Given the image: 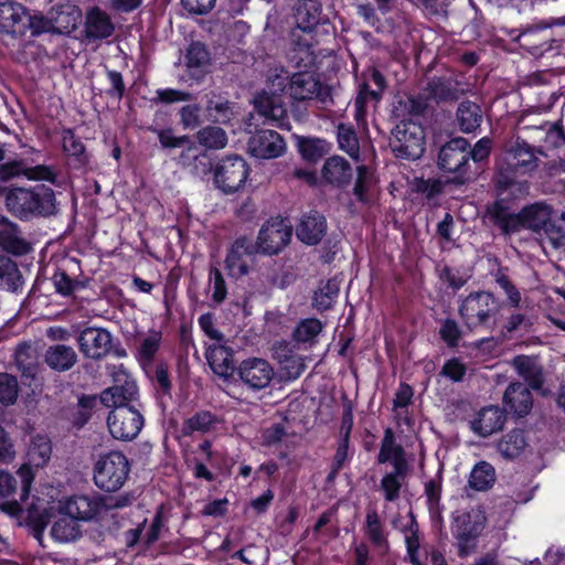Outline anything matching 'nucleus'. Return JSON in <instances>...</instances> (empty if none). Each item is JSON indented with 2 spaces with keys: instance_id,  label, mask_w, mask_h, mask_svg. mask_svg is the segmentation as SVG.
<instances>
[{
  "instance_id": "obj_55",
  "label": "nucleus",
  "mask_w": 565,
  "mask_h": 565,
  "mask_svg": "<svg viewBox=\"0 0 565 565\" xmlns=\"http://www.w3.org/2000/svg\"><path fill=\"white\" fill-rule=\"evenodd\" d=\"M406 475L407 472H397V470H393L382 478L381 489L383 490L387 501H394L398 498L402 481Z\"/></svg>"
},
{
  "instance_id": "obj_2",
  "label": "nucleus",
  "mask_w": 565,
  "mask_h": 565,
  "mask_svg": "<svg viewBox=\"0 0 565 565\" xmlns=\"http://www.w3.org/2000/svg\"><path fill=\"white\" fill-rule=\"evenodd\" d=\"M500 311V305L491 292L476 291L468 295L459 305L458 313L465 326L473 331L490 329Z\"/></svg>"
},
{
  "instance_id": "obj_20",
  "label": "nucleus",
  "mask_w": 565,
  "mask_h": 565,
  "mask_svg": "<svg viewBox=\"0 0 565 565\" xmlns=\"http://www.w3.org/2000/svg\"><path fill=\"white\" fill-rule=\"evenodd\" d=\"M21 175L29 180L53 181L54 179V173L46 166L29 167L24 160H10L0 163V181L7 182Z\"/></svg>"
},
{
  "instance_id": "obj_52",
  "label": "nucleus",
  "mask_w": 565,
  "mask_h": 565,
  "mask_svg": "<svg viewBox=\"0 0 565 565\" xmlns=\"http://www.w3.org/2000/svg\"><path fill=\"white\" fill-rule=\"evenodd\" d=\"M63 150L75 159L78 166H83L87 162V156L85 153V147L83 142L74 135L70 129L63 131Z\"/></svg>"
},
{
  "instance_id": "obj_48",
  "label": "nucleus",
  "mask_w": 565,
  "mask_h": 565,
  "mask_svg": "<svg viewBox=\"0 0 565 565\" xmlns=\"http://www.w3.org/2000/svg\"><path fill=\"white\" fill-rule=\"evenodd\" d=\"M298 65L305 67L312 66L316 63L317 55L311 43L310 33H305L303 36H298L294 47V56Z\"/></svg>"
},
{
  "instance_id": "obj_23",
  "label": "nucleus",
  "mask_w": 565,
  "mask_h": 565,
  "mask_svg": "<svg viewBox=\"0 0 565 565\" xmlns=\"http://www.w3.org/2000/svg\"><path fill=\"white\" fill-rule=\"evenodd\" d=\"M327 231L326 218L317 211L305 214L296 228L297 237L307 245L318 244Z\"/></svg>"
},
{
  "instance_id": "obj_32",
  "label": "nucleus",
  "mask_w": 565,
  "mask_h": 565,
  "mask_svg": "<svg viewBox=\"0 0 565 565\" xmlns=\"http://www.w3.org/2000/svg\"><path fill=\"white\" fill-rule=\"evenodd\" d=\"M51 537L58 543L74 542L81 537L78 522L68 514L57 511L50 530Z\"/></svg>"
},
{
  "instance_id": "obj_53",
  "label": "nucleus",
  "mask_w": 565,
  "mask_h": 565,
  "mask_svg": "<svg viewBox=\"0 0 565 565\" xmlns=\"http://www.w3.org/2000/svg\"><path fill=\"white\" fill-rule=\"evenodd\" d=\"M247 565H265L269 557L266 546L249 544L234 554Z\"/></svg>"
},
{
  "instance_id": "obj_26",
  "label": "nucleus",
  "mask_w": 565,
  "mask_h": 565,
  "mask_svg": "<svg viewBox=\"0 0 565 565\" xmlns=\"http://www.w3.org/2000/svg\"><path fill=\"white\" fill-rule=\"evenodd\" d=\"M14 363L25 379L35 380L41 370L39 352L33 344L28 342L20 343L15 348Z\"/></svg>"
},
{
  "instance_id": "obj_38",
  "label": "nucleus",
  "mask_w": 565,
  "mask_h": 565,
  "mask_svg": "<svg viewBox=\"0 0 565 565\" xmlns=\"http://www.w3.org/2000/svg\"><path fill=\"white\" fill-rule=\"evenodd\" d=\"M210 63V54L204 44L193 42L189 46L185 55V64L191 75L200 78L207 72Z\"/></svg>"
},
{
  "instance_id": "obj_9",
  "label": "nucleus",
  "mask_w": 565,
  "mask_h": 565,
  "mask_svg": "<svg viewBox=\"0 0 565 565\" xmlns=\"http://www.w3.org/2000/svg\"><path fill=\"white\" fill-rule=\"evenodd\" d=\"M52 447L50 440L45 436H34L28 448V462L23 465L18 475L22 483L21 500H25L29 494L30 486L33 481L31 466L41 468L47 463L51 458Z\"/></svg>"
},
{
  "instance_id": "obj_13",
  "label": "nucleus",
  "mask_w": 565,
  "mask_h": 565,
  "mask_svg": "<svg viewBox=\"0 0 565 565\" xmlns=\"http://www.w3.org/2000/svg\"><path fill=\"white\" fill-rule=\"evenodd\" d=\"M116 384L100 393V403L106 407H130L138 399L139 393L136 382L125 371L117 373Z\"/></svg>"
},
{
  "instance_id": "obj_51",
  "label": "nucleus",
  "mask_w": 565,
  "mask_h": 565,
  "mask_svg": "<svg viewBox=\"0 0 565 565\" xmlns=\"http://www.w3.org/2000/svg\"><path fill=\"white\" fill-rule=\"evenodd\" d=\"M321 330L322 324L318 319H305L294 330L292 338L297 343H311Z\"/></svg>"
},
{
  "instance_id": "obj_29",
  "label": "nucleus",
  "mask_w": 565,
  "mask_h": 565,
  "mask_svg": "<svg viewBox=\"0 0 565 565\" xmlns=\"http://www.w3.org/2000/svg\"><path fill=\"white\" fill-rule=\"evenodd\" d=\"M77 353L65 344L50 345L44 353L45 364L53 371L66 372L77 363Z\"/></svg>"
},
{
  "instance_id": "obj_36",
  "label": "nucleus",
  "mask_w": 565,
  "mask_h": 565,
  "mask_svg": "<svg viewBox=\"0 0 565 565\" xmlns=\"http://www.w3.org/2000/svg\"><path fill=\"white\" fill-rule=\"evenodd\" d=\"M429 97L436 102H454L457 100L463 90L459 88L457 81L450 77L433 78L427 86Z\"/></svg>"
},
{
  "instance_id": "obj_21",
  "label": "nucleus",
  "mask_w": 565,
  "mask_h": 565,
  "mask_svg": "<svg viewBox=\"0 0 565 565\" xmlns=\"http://www.w3.org/2000/svg\"><path fill=\"white\" fill-rule=\"evenodd\" d=\"M28 12L19 2L8 0L0 2V32L23 34L26 30Z\"/></svg>"
},
{
  "instance_id": "obj_39",
  "label": "nucleus",
  "mask_w": 565,
  "mask_h": 565,
  "mask_svg": "<svg viewBox=\"0 0 565 565\" xmlns=\"http://www.w3.org/2000/svg\"><path fill=\"white\" fill-rule=\"evenodd\" d=\"M364 533L376 548L381 551L388 548L387 535L375 509H367Z\"/></svg>"
},
{
  "instance_id": "obj_34",
  "label": "nucleus",
  "mask_w": 565,
  "mask_h": 565,
  "mask_svg": "<svg viewBox=\"0 0 565 565\" xmlns=\"http://www.w3.org/2000/svg\"><path fill=\"white\" fill-rule=\"evenodd\" d=\"M551 216L552 210L548 205L544 203L532 204L520 212V230L525 227L534 232L545 231Z\"/></svg>"
},
{
  "instance_id": "obj_54",
  "label": "nucleus",
  "mask_w": 565,
  "mask_h": 565,
  "mask_svg": "<svg viewBox=\"0 0 565 565\" xmlns=\"http://www.w3.org/2000/svg\"><path fill=\"white\" fill-rule=\"evenodd\" d=\"M161 342V333L159 331H150L140 342L138 348V359L141 362L149 363L154 358Z\"/></svg>"
},
{
  "instance_id": "obj_58",
  "label": "nucleus",
  "mask_w": 565,
  "mask_h": 565,
  "mask_svg": "<svg viewBox=\"0 0 565 565\" xmlns=\"http://www.w3.org/2000/svg\"><path fill=\"white\" fill-rule=\"evenodd\" d=\"M280 366V377L284 381L297 380L305 371V360L300 355H291L288 360H284Z\"/></svg>"
},
{
  "instance_id": "obj_16",
  "label": "nucleus",
  "mask_w": 565,
  "mask_h": 565,
  "mask_svg": "<svg viewBox=\"0 0 565 565\" xmlns=\"http://www.w3.org/2000/svg\"><path fill=\"white\" fill-rule=\"evenodd\" d=\"M77 341L81 352L93 360L106 356L111 348V334L102 328H86Z\"/></svg>"
},
{
  "instance_id": "obj_3",
  "label": "nucleus",
  "mask_w": 565,
  "mask_h": 565,
  "mask_svg": "<svg viewBox=\"0 0 565 565\" xmlns=\"http://www.w3.org/2000/svg\"><path fill=\"white\" fill-rule=\"evenodd\" d=\"M131 502L130 495H120L116 498H99L84 494L72 495L57 505L58 512L68 514L74 520L90 521L102 513L103 510L119 509L127 507Z\"/></svg>"
},
{
  "instance_id": "obj_46",
  "label": "nucleus",
  "mask_w": 565,
  "mask_h": 565,
  "mask_svg": "<svg viewBox=\"0 0 565 565\" xmlns=\"http://www.w3.org/2000/svg\"><path fill=\"white\" fill-rule=\"evenodd\" d=\"M381 99L379 90H372L370 83H363L360 86L359 93L354 100L355 114L354 118L356 121H363L366 115L369 104H377Z\"/></svg>"
},
{
  "instance_id": "obj_27",
  "label": "nucleus",
  "mask_w": 565,
  "mask_h": 565,
  "mask_svg": "<svg viewBox=\"0 0 565 565\" xmlns=\"http://www.w3.org/2000/svg\"><path fill=\"white\" fill-rule=\"evenodd\" d=\"M518 374L524 379L533 390H541L544 384L543 367L536 356L518 355L512 362Z\"/></svg>"
},
{
  "instance_id": "obj_42",
  "label": "nucleus",
  "mask_w": 565,
  "mask_h": 565,
  "mask_svg": "<svg viewBox=\"0 0 565 565\" xmlns=\"http://www.w3.org/2000/svg\"><path fill=\"white\" fill-rule=\"evenodd\" d=\"M339 290L340 286L335 279H329L326 282H321L313 295V307L320 311L328 310L335 301Z\"/></svg>"
},
{
  "instance_id": "obj_7",
  "label": "nucleus",
  "mask_w": 565,
  "mask_h": 565,
  "mask_svg": "<svg viewBox=\"0 0 565 565\" xmlns=\"http://www.w3.org/2000/svg\"><path fill=\"white\" fill-rule=\"evenodd\" d=\"M470 159V145L467 139L457 137L445 143L438 154V167L445 172L455 173V181L463 183Z\"/></svg>"
},
{
  "instance_id": "obj_25",
  "label": "nucleus",
  "mask_w": 565,
  "mask_h": 565,
  "mask_svg": "<svg viewBox=\"0 0 565 565\" xmlns=\"http://www.w3.org/2000/svg\"><path fill=\"white\" fill-rule=\"evenodd\" d=\"M115 25L105 11L95 7L86 13L85 34L93 40L107 39L113 35Z\"/></svg>"
},
{
  "instance_id": "obj_62",
  "label": "nucleus",
  "mask_w": 565,
  "mask_h": 565,
  "mask_svg": "<svg viewBox=\"0 0 565 565\" xmlns=\"http://www.w3.org/2000/svg\"><path fill=\"white\" fill-rule=\"evenodd\" d=\"M454 536L457 540L458 555L460 557L468 556L471 552H473L476 547V540L479 536L480 532H452Z\"/></svg>"
},
{
  "instance_id": "obj_41",
  "label": "nucleus",
  "mask_w": 565,
  "mask_h": 565,
  "mask_svg": "<svg viewBox=\"0 0 565 565\" xmlns=\"http://www.w3.org/2000/svg\"><path fill=\"white\" fill-rule=\"evenodd\" d=\"M0 247L15 255H24L31 249L30 244L21 237L15 225L0 230Z\"/></svg>"
},
{
  "instance_id": "obj_1",
  "label": "nucleus",
  "mask_w": 565,
  "mask_h": 565,
  "mask_svg": "<svg viewBox=\"0 0 565 565\" xmlns=\"http://www.w3.org/2000/svg\"><path fill=\"white\" fill-rule=\"evenodd\" d=\"M0 191L6 192L7 209L19 218L47 217L57 211L55 193L44 184Z\"/></svg>"
},
{
  "instance_id": "obj_44",
  "label": "nucleus",
  "mask_w": 565,
  "mask_h": 565,
  "mask_svg": "<svg viewBox=\"0 0 565 565\" xmlns=\"http://www.w3.org/2000/svg\"><path fill=\"white\" fill-rule=\"evenodd\" d=\"M0 282L12 291L22 285V276L17 264L4 255H0Z\"/></svg>"
},
{
  "instance_id": "obj_19",
  "label": "nucleus",
  "mask_w": 565,
  "mask_h": 565,
  "mask_svg": "<svg viewBox=\"0 0 565 565\" xmlns=\"http://www.w3.org/2000/svg\"><path fill=\"white\" fill-rule=\"evenodd\" d=\"M288 93L295 100L303 102L322 97L323 87L317 76L310 72L295 73L288 79Z\"/></svg>"
},
{
  "instance_id": "obj_59",
  "label": "nucleus",
  "mask_w": 565,
  "mask_h": 565,
  "mask_svg": "<svg viewBox=\"0 0 565 565\" xmlns=\"http://www.w3.org/2000/svg\"><path fill=\"white\" fill-rule=\"evenodd\" d=\"M439 335L449 348H456L459 344L462 331L456 320L446 319L440 326Z\"/></svg>"
},
{
  "instance_id": "obj_47",
  "label": "nucleus",
  "mask_w": 565,
  "mask_h": 565,
  "mask_svg": "<svg viewBox=\"0 0 565 565\" xmlns=\"http://www.w3.org/2000/svg\"><path fill=\"white\" fill-rule=\"evenodd\" d=\"M81 18V13L74 7H66L56 10L55 15L52 17L53 20V31H57L58 33H70L73 31Z\"/></svg>"
},
{
  "instance_id": "obj_35",
  "label": "nucleus",
  "mask_w": 565,
  "mask_h": 565,
  "mask_svg": "<svg viewBox=\"0 0 565 565\" xmlns=\"http://www.w3.org/2000/svg\"><path fill=\"white\" fill-rule=\"evenodd\" d=\"M206 359L213 372L218 376L227 377L234 372L233 352L222 344L211 345L206 351Z\"/></svg>"
},
{
  "instance_id": "obj_63",
  "label": "nucleus",
  "mask_w": 565,
  "mask_h": 565,
  "mask_svg": "<svg viewBox=\"0 0 565 565\" xmlns=\"http://www.w3.org/2000/svg\"><path fill=\"white\" fill-rule=\"evenodd\" d=\"M481 523L473 520V515L469 512H461L455 516L452 532H481Z\"/></svg>"
},
{
  "instance_id": "obj_30",
  "label": "nucleus",
  "mask_w": 565,
  "mask_h": 565,
  "mask_svg": "<svg viewBox=\"0 0 565 565\" xmlns=\"http://www.w3.org/2000/svg\"><path fill=\"white\" fill-rule=\"evenodd\" d=\"M487 216L505 235L520 231V213L512 212L502 201L493 203L487 210Z\"/></svg>"
},
{
  "instance_id": "obj_22",
  "label": "nucleus",
  "mask_w": 565,
  "mask_h": 565,
  "mask_svg": "<svg viewBox=\"0 0 565 565\" xmlns=\"http://www.w3.org/2000/svg\"><path fill=\"white\" fill-rule=\"evenodd\" d=\"M205 116L216 124H228L237 115L236 105L221 94L210 92L205 95Z\"/></svg>"
},
{
  "instance_id": "obj_28",
  "label": "nucleus",
  "mask_w": 565,
  "mask_h": 565,
  "mask_svg": "<svg viewBox=\"0 0 565 565\" xmlns=\"http://www.w3.org/2000/svg\"><path fill=\"white\" fill-rule=\"evenodd\" d=\"M277 89L275 88L273 94L263 93L255 97L254 104L257 113L270 120L276 122L278 126H284V120L287 118V109L280 103L279 97L276 94Z\"/></svg>"
},
{
  "instance_id": "obj_50",
  "label": "nucleus",
  "mask_w": 565,
  "mask_h": 565,
  "mask_svg": "<svg viewBox=\"0 0 565 565\" xmlns=\"http://www.w3.org/2000/svg\"><path fill=\"white\" fill-rule=\"evenodd\" d=\"M526 441L522 430H512L499 443L500 452L507 458H514L525 448Z\"/></svg>"
},
{
  "instance_id": "obj_31",
  "label": "nucleus",
  "mask_w": 565,
  "mask_h": 565,
  "mask_svg": "<svg viewBox=\"0 0 565 565\" xmlns=\"http://www.w3.org/2000/svg\"><path fill=\"white\" fill-rule=\"evenodd\" d=\"M296 19L303 33H311L315 28L327 22L318 0H305L297 9Z\"/></svg>"
},
{
  "instance_id": "obj_18",
  "label": "nucleus",
  "mask_w": 565,
  "mask_h": 565,
  "mask_svg": "<svg viewBox=\"0 0 565 565\" xmlns=\"http://www.w3.org/2000/svg\"><path fill=\"white\" fill-rule=\"evenodd\" d=\"M379 463H390L393 470L397 472H408L409 465L406 458V451L401 444L396 441L395 434L391 427L384 430L377 454Z\"/></svg>"
},
{
  "instance_id": "obj_6",
  "label": "nucleus",
  "mask_w": 565,
  "mask_h": 565,
  "mask_svg": "<svg viewBox=\"0 0 565 565\" xmlns=\"http://www.w3.org/2000/svg\"><path fill=\"white\" fill-rule=\"evenodd\" d=\"M391 147L396 157L418 159L425 151V135L420 124L402 120L392 132Z\"/></svg>"
},
{
  "instance_id": "obj_11",
  "label": "nucleus",
  "mask_w": 565,
  "mask_h": 565,
  "mask_svg": "<svg viewBox=\"0 0 565 565\" xmlns=\"http://www.w3.org/2000/svg\"><path fill=\"white\" fill-rule=\"evenodd\" d=\"M236 371L243 385L253 392L267 388L275 375L271 364L262 358L243 360Z\"/></svg>"
},
{
  "instance_id": "obj_61",
  "label": "nucleus",
  "mask_w": 565,
  "mask_h": 565,
  "mask_svg": "<svg viewBox=\"0 0 565 565\" xmlns=\"http://www.w3.org/2000/svg\"><path fill=\"white\" fill-rule=\"evenodd\" d=\"M209 277L210 284L212 285L213 289L212 300L216 305H220L225 300L227 295L225 280L223 278L221 270L215 266H211Z\"/></svg>"
},
{
  "instance_id": "obj_24",
  "label": "nucleus",
  "mask_w": 565,
  "mask_h": 565,
  "mask_svg": "<svg viewBox=\"0 0 565 565\" xmlns=\"http://www.w3.org/2000/svg\"><path fill=\"white\" fill-rule=\"evenodd\" d=\"M505 423V414L499 406L484 407L472 422V429L482 437L501 430Z\"/></svg>"
},
{
  "instance_id": "obj_4",
  "label": "nucleus",
  "mask_w": 565,
  "mask_h": 565,
  "mask_svg": "<svg viewBox=\"0 0 565 565\" xmlns=\"http://www.w3.org/2000/svg\"><path fill=\"white\" fill-rule=\"evenodd\" d=\"M537 154H543L540 148L532 147L524 139L516 138L507 145L504 167L499 166V180L501 186L508 188L513 183L510 172L527 173L534 171L539 164Z\"/></svg>"
},
{
  "instance_id": "obj_37",
  "label": "nucleus",
  "mask_w": 565,
  "mask_h": 565,
  "mask_svg": "<svg viewBox=\"0 0 565 565\" xmlns=\"http://www.w3.org/2000/svg\"><path fill=\"white\" fill-rule=\"evenodd\" d=\"M456 118L459 129L465 134H470L480 127L483 114L478 104L465 100L459 104Z\"/></svg>"
},
{
  "instance_id": "obj_49",
  "label": "nucleus",
  "mask_w": 565,
  "mask_h": 565,
  "mask_svg": "<svg viewBox=\"0 0 565 565\" xmlns=\"http://www.w3.org/2000/svg\"><path fill=\"white\" fill-rule=\"evenodd\" d=\"M338 142L341 150L345 151L352 159L358 160L360 143L355 130L348 125L338 126Z\"/></svg>"
},
{
  "instance_id": "obj_17",
  "label": "nucleus",
  "mask_w": 565,
  "mask_h": 565,
  "mask_svg": "<svg viewBox=\"0 0 565 565\" xmlns=\"http://www.w3.org/2000/svg\"><path fill=\"white\" fill-rule=\"evenodd\" d=\"M503 406L507 413L522 418L530 414L533 407V395L524 383H510L503 394Z\"/></svg>"
},
{
  "instance_id": "obj_15",
  "label": "nucleus",
  "mask_w": 565,
  "mask_h": 565,
  "mask_svg": "<svg viewBox=\"0 0 565 565\" xmlns=\"http://www.w3.org/2000/svg\"><path fill=\"white\" fill-rule=\"evenodd\" d=\"M256 246L245 237L238 238L230 248L225 258V268L230 277L238 279L249 273L254 262Z\"/></svg>"
},
{
  "instance_id": "obj_64",
  "label": "nucleus",
  "mask_w": 565,
  "mask_h": 565,
  "mask_svg": "<svg viewBox=\"0 0 565 565\" xmlns=\"http://www.w3.org/2000/svg\"><path fill=\"white\" fill-rule=\"evenodd\" d=\"M200 111L199 105H185L180 109L181 124L184 128L195 129L201 125Z\"/></svg>"
},
{
  "instance_id": "obj_33",
  "label": "nucleus",
  "mask_w": 565,
  "mask_h": 565,
  "mask_svg": "<svg viewBox=\"0 0 565 565\" xmlns=\"http://www.w3.org/2000/svg\"><path fill=\"white\" fill-rule=\"evenodd\" d=\"M322 178L332 185L342 186L350 182L352 168L344 158L333 156L326 160L322 167Z\"/></svg>"
},
{
  "instance_id": "obj_57",
  "label": "nucleus",
  "mask_w": 565,
  "mask_h": 565,
  "mask_svg": "<svg viewBox=\"0 0 565 565\" xmlns=\"http://www.w3.org/2000/svg\"><path fill=\"white\" fill-rule=\"evenodd\" d=\"M544 232L554 247L565 246V212L558 216H551Z\"/></svg>"
},
{
  "instance_id": "obj_43",
  "label": "nucleus",
  "mask_w": 565,
  "mask_h": 565,
  "mask_svg": "<svg viewBox=\"0 0 565 565\" xmlns=\"http://www.w3.org/2000/svg\"><path fill=\"white\" fill-rule=\"evenodd\" d=\"M216 417L206 411L198 412L193 416L184 420L182 425V433L190 436L194 433H207L214 428Z\"/></svg>"
},
{
  "instance_id": "obj_14",
  "label": "nucleus",
  "mask_w": 565,
  "mask_h": 565,
  "mask_svg": "<svg viewBox=\"0 0 565 565\" xmlns=\"http://www.w3.org/2000/svg\"><path fill=\"white\" fill-rule=\"evenodd\" d=\"M247 148L250 156L269 160L281 157L287 150V145L277 131L266 129L254 134L248 139Z\"/></svg>"
},
{
  "instance_id": "obj_45",
  "label": "nucleus",
  "mask_w": 565,
  "mask_h": 565,
  "mask_svg": "<svg viewBox=\"0 0 565 565\" xmlns=\"http://www.w3.org/2000/svg\"><path fill=\"white\" fill-rule=\"evenodd\" d=\"M198 141L207 149H223L227 145L226 132L216 126H206L196 132Z\"/></svg>"
},
{
  "instance_id": "obj_8",
  "label": "nucleus",
  "mask_w": 565,
  "mask_h": 565,
  "mask_svg": "<svg viewBox=\"0 0 565 565\" xmlns=\"http://www.w3.org/2000/svg\"><path fill=\"white\" fill-rule=\"evenodd\" d=\"M145 418L137 406L117 407L107 417L110 435L121 441L134 440L141 431Z\"/></svg>"
},
{
  "instance_id": "obj_56",
  "label": "nucleus",
  "mask_w": 565,
  "mask_h": 565,
  "mask_svg": "<svg viewBox=\"0 0 565 565\" xmlns=\"http://www.w3.org/2000/svg\"><path fill=\"white\" fill-rule=\"evenodd\" d=\"M19 394V385L15 376L9 373H0V402L4 405L14 404Z\"/></svg>"
},
{
  "instance_id": "obj_12",
  "label": "nucleus",
  "mask_w": 565,
  "mask_h": 565,
  "mask_svg": "<svg viewBox=\"0 0 565 565\" xmlns=\"http://www.w3.org/2000/svg\"><path fill=\"white\" fill-rule=\"evenodd\" d=\"M290 237L289 224L279 218L270 220L259 231L256 250L267 255L278 254L289 243Z\"/></svg>"
},
{
  "instance_id": "obj_5",
  "label": "nucleus",
  "mask_w": 565,
  "mask_h": 565,
  "mask_svg": "<svg viewBox=\"0 0 565 565\" xmlns=\"http://www.w3.org/2000/svg\"><path fill=\"white\" fill-rule=\"evenodd\" d=\"M130 465L120 451L103 455L94 465V482L107 492L119 490L128 479Z\"/></svg>"
},
{
  "instance_id": "obj_60",
  "label": "nucleus",
  "mask_w": 565,
  "mask_h": 565,
  "mask_svg": "<svg viewBox=\"0 0 565 565\" xmlns=\"http://www.w3.org/2000/svg\"><path fill=\"white\" fill-rule=\"evenodd\" d=\"M373 184V174L371 170L365 166L358 167V178L353 189L354 195L359 201H366V192Z\"/></svg>"
},
{
  "instance_id": "obj_40",
  "label": "nucleus",
  "mask_w": 565,
  "mask_h": 565,
  "mask_svg": "<svg viewBox=\"0 0 565 565\" xmlns=\"http://www.w3.org/2000/svg\"><path fill=\"white\" fill-rule=\"evenodd\" d=\"M495 470L487 461L478 462L471 470L468 484L476 491H487L495 482Z\"/></svg>"
},
{
  "instance_id": "obj_10",
  "label": "nucleus",
  "mask_w": 565,
  "mask_h": 565,
  "mask_svg": "<svg viewBox=\"0 0 565 565\" xmlns=\"http://www.w3.org/2000/svg\"><path fill=\"white\" fill-rule=\"evenodd\" d=\"M248 175L246 161L238 156L224 158L216 167L214 179L224 193H234L241 189Z\"/></svg>"
}]
</instances>
